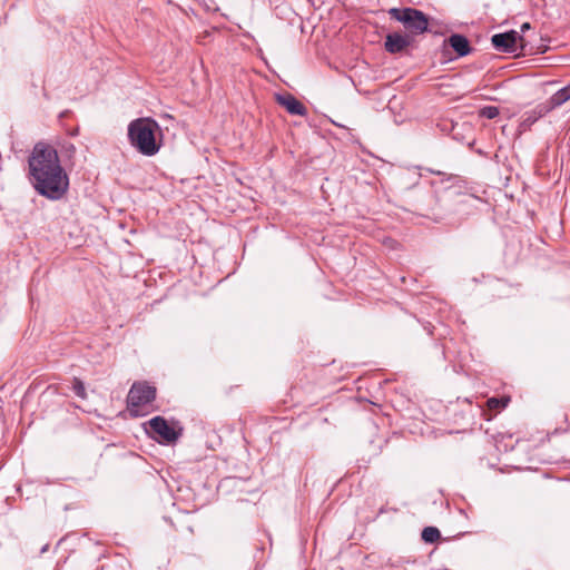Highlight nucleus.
Instances as JSON below:
<instances>
[{
  "instance_id": "obj_1",
  "label": "nucleus",
  "mask_w": 570,
  "mask_h": 570,
  "mask_svg": "<svg viewBox=\"0 0 570 570\" xmlns=\"http://www.w3.org/2000/svg\"><path fill=\"white\" fill-rule=\"evenodd\" d=\"M28 164L32 185L40 195L59 199L66 194L69 179L52 146L46 142L36 144Z\"/></svg>"
},
{
  "instance_id": "obj_2",
  "label": "nucleus",
  "mask_w": 570,
  "mask_h": 570,
  "mask_svg": "<svg viewBox=\"0 0 570 570\" xmlns=\"http://www.w3.org/2000/svg\"><path fill=\"white\" fill-rule=\"evenodd\" d=\"M161 136L158 122L148 117L135 119L128 126L130 144L145 156H154L158 153Z\"/></svg>"
},
{
  "instance_id": "obj_3",
  "label": "nucleus",
  "mask_w": 570,
  "mask_h": 570,
  "mask_svg": "<svg viewBox=\"0 0 570 570\" xmlns=\"http://www.w3.org/2000/svg\"><path fill=\"white\" fill-rule=\"evenodd\" d=\"M389 14L403 23L405 29L411 35H421L428 30L429 19L428 17L420 10L405 8L397 9L392 8L389 10Z\"/></svg>"
},
{
  "instance_id": "obj_4",
  "label": "nucleus",
  "mask_w": 570,
  "mask_h": 570,
  "mask_svg": "<svg viewBox=\"0 0 570 570\" xmlns=\"http://www.w3.org/2000/svg\"><path fill=\"white\" fill-rule=\"evenodd\" d=\"M147 425L148 434L160 443H175L180 436V432L170 426L161 416L153 417Z\"/></svg>"
},
{
  "instance_id": "obj_5",
  "label": "nucleus",
  "mask_w": 570,
  "mask_h": 570,
  "mask_svg": "<svg viewBox=\"0 0 570 570\" xmlns=\"http://www.w3.org/2000/svg\"><path fill=\"white\" fill-rule=\"evenodd\" d=\"M156 397V389L146 382L132 384L129 390L127 402L129 407H140L149 404Z\"/></svg>"
},
{
  "instance_id": "obj_6",
  "label": "nucleus",
  "mask_w": 570,
  "mask_h": 570,
  "mask_svg": "<svg viewBox=\"0 0 570 570\" xmlns=\"http://www.w3.org/2000/svg\"><path fill=\"white\" fill-rule=\"evenodd\" d=\"M491 41L495 49L503 52L514 53L524 47L523 37L520 36L515 30L497 33L492 37Z\"/></svg>"
},
{
  "instance_id": "obj_7",
  "label": "nucleus",
  "mask_w": 570,
  "mask_h": 570,
  "mask_svg": "<svg viewBox=\"0 0 570 570\" xmlns=\"http://www.w3.org/2000/svg\"><path fill=\"white\" fill-rule=\"evenodd\" d=\"M568 100H570V89L568 86H566L558 90L556 94H553L547 102L537 106V108L533 110L535 117L532 119V121H534L538 117H543L544 115H547L554 108L560 107Z\"/></svg>"
},
{
  "instance_id": "obj_8",
  "label": "nucleus",
  "mask_w": 570,
  "mask_h": 570,
  "mask_svg": "<svg viewBox=\"0 0 570 570\" xmlns=\"http://www.w3.org/2000/svg\"><path fill=\"white\" fill-rule=\"evenodd\" d=\"M413 38L411 35H402L399 32L389 33L385 38V50L390 53H399L406 49Z\"/></svg>"
},
{
  "instance_id": "obj_9",
  "label": "nucleus",
  "mask_w": 570,
  "mask_h": 570,
  "mask_svg": "<svg viewBox=\"0 0 570 570\" xmlns=\"http://www.w3.org/2000/svg\"><path fill=\"white\" fill-rule=\"evenodd\" d=\"M276 100L281 106H283L292 115H298V116L306 115L305 106L291 94L277 95Z\"/></svg>"
},
{
  "instance_id": "obj_10",
  "label": "nucleus",
  "mask_w": 570,
  "mask_h": 570,
  "mask_svg": "<svg viewBox=\"0 0 570 570\" xmlns=\"http://www.w3.org/2000/svg\"><path fill=\"white\" fill-rule=\"evenodd\" d=\"M451 48L458 52L459 56L463 57L470 52V43L464 36L461 35H452L448 39Z\"/></svg>"
},
{
  "instance_id": "obj_11",
  "label": "nucleus",
  "mask_w": 570,
  "mask_h": 570,
  "mask_svg": "<svg viewBox=\"0 0 570 570\" xmlns=\"http://www.w3.org/2000/svg\"><path fill=\"white\" fill-rule=\"evenodd\" d=\"M421 535L425 542L433 543L436 540H439V538L441 537V533H440L439 529H436L434 527H426L423 529Z\"/></svg>"
},
{
  "instance_id": "obj_12",
  "label": "nucleus",
  "mask_w": 570,
  "mask_h": 570,
  "mask_svg": "<svg viewBox=\"0 0 570 570\" xmlns=\"http://www.w3.org/2000/svg\"><path fill=\"white\" fill-rule=\"evenodd\" d=\"M72 390L80 399L85 400L87 397L86 387L81 380L77 377L72 380Z\"/></svg>"
},
{
  "instance_id": "obj_13",
  "label": "nucleus",
  "mask_w": 570,
  "mask_h": 570,
  "mask_svg": "<svg viewBox=\"0 0 570 570\" xmlns=\"http://www.w3.org/2000/svg\"><path fill=\"white\" fill-rule=\"evenodd\" d=\"M509 401H510L509 397H505V399L491 397L488 400L487 404L490 410H499V409H504L508 405Z\"/></svg>"
},
{
  "instance_id": "obj_14",
  "label": "nucleus",
  "mask_w": 570,
  "mask_h": 570,
  "mask_svg": "<svg viewBox=\"0 0 570 570\" xmlns=\"http://www.w3.org/2000/svg\"><path fill=\"white\" fill-rule=\"evenodd\" d=\"M480 117L487 118V119H493L497 116H499V108L495 106H487L479 110Z\"/></svg>"
},
{
  "instance_id": "obj_15",
  "label": "nucleus",
  "mask_w": 570,
  "mask_h": 570,
  "mask_svg": "<svg viewBox=\"0 0 570 570\" xmlns=\"http://www.w3.org/2000/svg\"><path fill=\"white\" fill-rule=\"evenodd\" d=\"M65 149L69 155H72L76 151V147L70 142L65 145Z\"/></svg>"
},
{
  "instance_id": "obj_16",
  "label": "nucleus",
  "mask_w": 570,
  "mask_h": 570,
  "mask_svg": "<svg viewBox=\"0 0 570 570\" xmlns=\"http://www.w3.org/2000/svg\"><path fill=\"white\" fill-rule=\"evenodd\" d=\"M530 28H531V24L529 22H524L521 26V31L524 32V31L529 30Z\"/></svg>"
},
{
  "instance_id": "obj_17",
  "label": "nucleus",
  "mask_w": 570,
  "mask_h": 570,
  "mask_svg": "<svg viewBox=\"0 0 570 570\" xmlns=\"http://www.w3.org/2000/svg\"><path fill=\"white\" fill-rule=\"evenodd\" d=\"M569 89H570V83L568 85Z\"/></svg>"
}]
</instances>
